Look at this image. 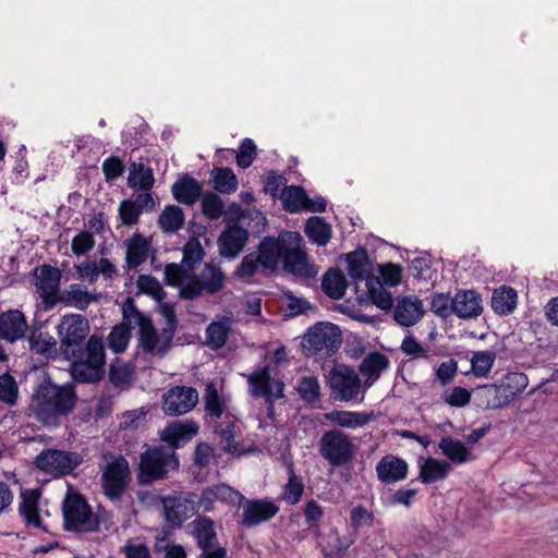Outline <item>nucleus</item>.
I'll list each match as a JSON object with an SVG mask.
<instances>
[{"mask_svg":"<svg viewBox=\"0 0 558 558\" xmlns=\"http://www.w3.org/2000/svg\"><path fill=\"white\" fill-rule=\"evenodd\" d=\"M165 280L167 284L178 287L182 298L193 300L203 293L215 294L222 290L226 276L213 264H206L199 276H189L180 265L171 263L165 268Z\"/></svg>","mask_w":558,"mask_h":558,"instance_id":"f257e3e1","label":"nucleus"},{"mask_svg":"<svg viewBox=\"0 0 558 558\" xmlns=\"http://www.w3.org/2000/svg\"><path fill=\"white\" fill-rule=\"evenodd\" d=\"M75 399V392L71 386L44 383L34 395L32 409L39 422L45 425H54L61 415L72 411Z\"/></svg>","mask_w":558,"mask_h":558,"instance_id":"f03ea898","label":"nucleus"},{"mask_svg":"<svg viewBox=\"0 0 558 558\" xmlns=\"http://www.w3.org/2000/svg\"><path fill=\"white\" fill-rule=\"evenodd\" d=\"M99 471L105 496L112 501L120 500L132 481L129 461L121 454L105 452Z\"/></svg>","mask_w":558,"mask_h":558,"instance_id":"7ed1b4c3","label":"nucleus"},{"mask_svg":"<svg viewBox=\"0 0 558 558\" xmlns=\"http://www.w3.org/2000/svg\"><path fill=\"white\" fill-rule=\"evenodd\" d=\"M105 363L106 354L102 338L92 335L87 340L84 357L71 364V376L77 383H97L104 376Z\"/></svg>","mask_w":558,"mask_h":558,"instance_id":"20e7f679","label":"nucleus"},{"mask_svg":"<svg viewBox=\"0 0 558 558\" xmlns=\"http://www.w3.org/2000/svg\"><path fill=\"white\" fill-rule=\"evenodd\" d=\"M179 459L172 448L153 447L140 457L138 481L148 484L162 480L170 471L177 470Z\"/></svg>","mask_w":558,"mask_h":558,"instance_id":"39448f33","label":"nucleus"},{"mask_svg":"<svg viewBox=\"0 0 558 558\" xmlns=\"http://www.w3.org/2000/svg\"><path fill=\"white\" fill-rule=\"evenodd\" d=\"M134 323L140 327V348L151 356H163L172 344L173 330L171 327H163L161 330L157 329L150 319L143 316L134 307H131Z\"/></svg>","mask_w":558,"mask_h":558,"instance_id":"423d86ee","label":"nucleus"},{"mask_svg":"<svg viewBox=\"0 0 558 558\" xmlns=\"http://www.w3.org/2000/svg\"><path fill=\"white\" fill-rule=\"evenodd\" d=\"M287 245L283 266L288 272L302 278H314L318 274V266L308 257L304 248L303 238L298 232L283 233Z\"/></svg>","mask_w":558,"mask_h":558,"instance_id":"0eeeda50","label":"nucleus"},{"mask_svg":"<svg viewBox=\"0 0 558 558\" xmlns=\"http://www.w3.org/2000/svg\"><path fill=\"white\" fill-rule=\"evenodd\" d=\"M57 329L62 352L68 356H75L89 335L90 325L81 314H66L61 317Z\"/></svg>","mask_w":558,"mask_h":558,"instance_id":"6e6552de","label":"nucleus"},{"mask_svg":"<svg viewBox=\"0 0 558 558\" xmlns=\"http://www.w3.org/2000/svg\"><path fill=\"white\" fill-rule=\"evenodd\" d=\"M64 526L75 532H93L98 527V520L82 495L69 493L62 505Z\"/></svg>","mask_w":558,"mask_h":558,"instance_id":"1a4fd4ad","label":"nucleus"},{"mask_svg":"<svg viewBox=\"0 0 558 558\" xmlns=\"http://www.w3.org/2000/svg\"><path fill=\"white\" fill-rule=\"evenodd\" d=\"M318 447L320 456L332 466L345 464L354 456V445L351 438L339 429L324 433Z\"/></svg>","mask_w":558,"mask_h":558,"instance_id":"9d476101","label":"nucleus"},{"mask_svg":"<svg viewBox=\"0 0 558 558\" xmlns=\"http://www.w3.org/2000/svg\"><path fill=\"white\" fill-rule=\"evenodd\" d=\"M326 377L336 400L348 402L363 392L359 375L347 365H335Z\"/></svg>","mask_w":558,"mask_h":558,"instance_id":"9b49d317","label":"nucleus"},{"mask_svg":"<svg viewBox=\"0 0 558 558\" xmlns=\"http://www.w3.org/2000/svg\"><path fill=\"white\" fill-rule=\"evenodd\" d=\"M82 462L81 453L58 449L43 450L35 459V464L39 470L53 476L70 474Z\"/></svg>","mask_w":558,"mask_h":558,"instance_id":"f8f14e48","label":"nucleus"},{"mask_svg":"<svg viewBox=\"0 0 558 558\" xmlns=\"http://www.w3.org/2000/svg\"><path fill=\"white\" fill-rule=\"evenodd\" d=\"M34 283L47 310L58 303L61 271L50 265H43L34 270Z\"/></svg>","mask_w":558,"mask_h":558,"instance_id":"ddd939ff","label":"nucleus"},{"mask_svg":"<svg viewBox=\"0 0 558 558\" xmlns=\"http://www.w3.org/2000/svg\"><path fill=\"white\" fill-rule=\"evenodd\" d=\"M166 521L180 525L198 509L199 499L194 494H174L161 498Z\"/></svg>","mask_w":558,"mask_h":558,"instance_id":"4468645a","label":"nucleus"},{"mask_svg":"<svg viewBox=\"0 0 558 558\" xmlns=\"http://www.w3.org/2000/svg\"><path fill=\"white\" fill-rule=\"evenodd\" d=\"M250 393L255 398H265L268 402H274L283 397L284 384L281 380L272 379L269 366L255 369L246 375Z\"/></svg>","mask_w":558,"mask_h":558,"instance_id":"2eb2a0df","label":"nucleus"},{"mask_svg":"<svg viewBox=\"0 0 558 558\" xmlns=\"http://www.w3.org/2000/svg\"><path fill=\"white\" fill-rule=\"evenodd\" d=\"M198 402L196 389L186 386H174L162 396V411L170 416H179L192 411Z\"/></svg>","mask_w":558,"mask_h":558,"instance_id":"dca6fc26","label":"nucleus"},{"mask_svg":"<svg viewBox=\"0 0 558 558\" xmlns=\"http://www.w3.org/2000/svg\"><path fill=\"white\" fill-rule=\"evenodd\" d=\"M305 347L313 351L327 352L338 349L341 344L339 328L331 323H318L312 327L304 337Z\"/></svg>","mask_w":558,"mask_h":558,"instance_id":"f3484780","label":"nucleus"},{"mask_svg":"<svg viewBox=\"0 0 558 558\" xmlns=\"http://www.w3.org/2000/svg\"><path fill=\"white\" fill-rule=\"evenodd\" d=\"M279 511L277 505L264 499L245 500L242 505L241 524L247 527L272 519Z\"/></svg>","mask_w":558,"mask_h":558,"instance_id":"a211bd4d","label":"nucleus"},{"mask_svg":"<svg viewBox=\"0 0 558 558\" xmlns=\"http://www.w3.org/2000/svg\"><path fill=\"white\" fill-rule=\"evenodd\" d=\"M424 314V303L415 295H407L398 299L393 307L395 320L403 327L417 324Z\"/></svg>","mask_w":558,"mask_h":558,"instance_id":"6ab92c4d","label":"nucleus"},{"mask_svg":"<svg viewBox=\"0 0 558 558\" xmlns=\"http://www.w3.org/2000/svg\"><path fill=\"white\" fill-rule=\"evenodd\" d=\"M77 278L88 283H95L99 276L105 280H111L117 275V267L108 258H100L98 262L85 259L75 265Z\"/></svg>","mask_w":558,"mask_h":558,"instance_id":"aec40b11","label":"nucleus"},{"mask_svg":"<svg viewBox=\"0 0 558 558\" xmlns=\"http://www.w3.org/2000/svg\"><path fill=\"white\" fill-rule=\"evenodd\" d=\"M99 293L90 292L81 283H72L60 292L58 303L78 311L86 310L92 303L99 301Z\"/></svg>","mask_w":558,"mask_h":558,"instance_id":"412c9836","label":"nucleus"},{"mask_svg":"<svg viewBox=\"0 0 558 558\" xmlns=\"http://www.w3.org/2000/svg\"><path fill=\"white\" fill-rule=\"evenodd\" d=\"M286 252L287 245L283 242V234H281L278 239H264L255 255L258 257V260H260L262 269L274 270L277 268L279 259H284Z\"/></svg>","mask_w":558,"mask_h":558,"instance_id":"4be33fe9","label":"nucleus"},{"mask_svg":"<svg viewBox=\"0 0 558 558\" xmlns=\"http://www.w3.org/2000/svg\"><path fill=\"white\" fill-rule=\"evenodd\" d=\"M243 500L244 496L241 493L228 485L219 484L203 490L199 497V506H202L205 511H211L216 501L235 505Z\"/></svg>","mask_w":558,"mask_h":558,"instance_id":"5701e85b","label":"nucleus"},{"mask_svg":"<svg viewBox=\"0 0 558 558\" xmlns=\"http://www.w3.org/2000/svg\"><path fill=\"white\" fill-rule=\"evenodd\" d=\"M27 322L19 310H10L0 314V338L9 342L22 339L27 331Z\"/></svg>","mask_w":558,"mask_h":558,"instance_id":"b1692460","label":"nucleus"},{"mask_svg":"<svg viewBox=\"0 0 558 558\" xmlns=\"http://www.w3.org/2000/svg\"><path fill=\"white\" fill-rule=\"evenodd\" d=\"M247 241V231L238 226H229L219 236V252L222 256L234 258L244 248Z\"/></svg>","mask_w":558,"mask_h":558,"instance_id":"393cba45","label":"nucleus"},{"mask_svg":"<svg viewBox=\"0 0 558 558\" xmlns=\"http://www.w3.org/2000/svg\"><path fill=\"white\" fill-rule=\"evenodd\" d=\"M125 247V262L131 269L137 268L154 254L150 241L141 233H135L128 239Z\"/></svg>","mask_w":558,"mask_h":558,"instance_id":"a878e982","label":"nucleus"},{"mask_svg":"<svg viewBox=\"0 0 558 558\" xmlns=\"http://www.w3.org/2000/svg\"><path fill=\"white\" fill-rule=\"evenodd\" d=\"M197 424L192 421H174L161 430L160 437L165 442L170 444V448L173 449L190 441L197 434Z\"/></svg>","mask_w":558,"mask_h":558,"instance_id":"bb28decb","label":"nucleus"},{"mask_svg":"<svg viewBox=\"0 0 558 558\" xmlns=\"http://www.w3.org/2000/svg\"><path fill=\"white\" fill-rule=\"evenodd\" d=\"M497 390L506 407L513 402L529 386V378L524 373L510 372L498 383H495Z\"/></svg>","mask_w":558,"mask_h":558,"instance_id":"cd10ccee","label":"nucleus"},{"mask_svg":"<svg viewBox=\"0 0 558 558\" xmlns=\"http://www.w3.org/2000/svg\"><path fill=\"white\" fill-rule=\"evenodd\" d=\"M376 472L383 483H396L407 477L408 463L401 458L387 454L377 463Z\"/></svg>","mask_w":558,"mask_h":558,"instance_id":"c85d7f7f","label":"nucleus"},{"mask_svg":"<svg viewBox=\"0 0 558 558\" xmlns=\"http://www.w3.org/2000/svg\"><path fill=\"white\" fill-rule=\"evenodd\" d=\"M453 313L460 318H474L482 314V300L474 291H460L452 298Z\"/></svg>","mask_w":558,"mask_h":558,"instance_id":"c756f323","label":"nucleus"},{"mask_svg":"<svg viewBox=\"0 0 558 558\" xmlns=\"http://www.w3.org/2000/svg\"><path fill=\"white\" fill-rule=\"evenodd\" d=\"M420 474L418 478L424 484H430L447 477L451 471V465L445 460L435 458H421L418 461Z\"/></svg>","mask_w":558,"mask_h":558,"instance_id":"7c9ffc66","label":"nucleus"},{"mask_svg":"<svg viewBox=\"0 0 558 558\" xmlns=\"http://www.w3.org/2000/svg\"><path fill=\"white\" fill-rule=\"evenodd\" d=\"M325 418L340 427L356 429L366 425L372 418V413L333 410L324 414Z\"/></svg>","mask_w":558,"mask_h":558,"instance_id":"2f4dec72","label":"nucleus"},{"mask_svg":"<svg viewBox=\"0 0 558 558\" xmlns=\"http://www.w3.org/2000/svg\"><path fill=\"white\" fill-rule=\"evenodd\" d=\"M388 366L389 360L386 355L378 352L366 355L359 368L362 376L366 378L364 386L371 387Z\"/></svg>","mask_w":558,"mask_h":558,"instance_id":"473e14b6","label":"nucleus"},{"mask_svg":"<svg viewBox=\"0 0 558 558\" xmlns=\"http://www.w3.org/2000/svg\"><path fill=\"white\" fill-rule=\"evenodd\" d=\"M123 314L124 319L129 320V323H122L114 326L107 337L108 347L114 353L124 352L131 339V328L129 325L132 323V320L134 322L132 312L130 311L129 315L128 310L124 308Z\"/></svg>","mask_w":558,"mask_h":558,"instance_id":"72a5a7b5","label":"nucleus"},{"mask_svg":"<svg viewBox=\"0 0 558 558\" xmlns=\"http://www.w3.org/2000/svg\"><path fill=\"white\" fill-rule=\"evenodd\" d=\"M201 193L202 185L190 177H183L172 185L173 197L185 205H193L199 198Z\"/></svg>","mask_w":558,"mask_h":558,"instance_id":"f704fd0d","label":"nucleus"},{"mask_svg":"<svg viewBox=\"0 0 558 558\" xmlns=\"http://www.w3.org/2000/svg\"><path fill=\"white\" fill-rule=\"evenodd\" d=\"M438 447L441 453L454 464H462L473 459L471 450L458 439L442 437Z\"/></svg>","mask_w":558,"mask_h":558,"instance_id":"c9c22d12","label":"nucleus"},{"mask_svg":"<svg viewBox=\"0 0 558 558\" xmlns=\"http://www.w3.org/2000/svg\"><path fill=\"white\" fill-rule=\"evenodd\" d=\"M348 274L354 281L373 278L371 274V264L367 253L364 250L354 251L347 255Z\"/></svg>","mask_w":558,"mask_h":558,"instance_id":"e433bc0d","label":"nucleus"},{"mask_svg":"<svg viewBox=\"0 0 558 558\" xmlns=\"http://www.w3.org/2000/svg\"><path fill=\"white\" fill-rule=\"evenodd\" d=\"M109 380L116 387L128 388L134 380L133 363L116 357L110 363Z\"/></svg>","mask_w":558,"mask_h":558,"instance_id":"4c0bfd02","label":"nucleus"},{"mask_svg":"<svg viewBox=\"0 0 558 558\" xmlns=\"http://www.w3.org/2000/svg\"><path fill=\"white\" fill-rule=\"evenodd\" d=\"M518 303V294L513 288L500 287L493 292L492 307L499 315H509Z\"/></svg>","mask_w":558,"mask_h":558,"instance_id":"58836bf2","label":"nucleus"},{"mask_svg":"<svg viewBox=\"0 0 558 558\" xmlns=\"http://www.w3.org/2000/svg\"><path fill=\"white\" fill-rule=\"evenodd\" d=\"M347 279L343 272L339 269H329L323 277V291L331 299H341L347 291Z\"/></svg>","mask_w":558,"mask_h":558,"instance_id":"ea45409f","label":"nucleus"},{"mask_svg":"<svg viewBox=\"0 0 558 558\" xmlns=\"http://www.w3.org/2000/svg\"><path fill=\"white\" fill-rule=\"evenodd\" d=\"M308 239L318 246H325L331 239V227L320 217H311L305 225Z\"/></svg>","mask_w":558,"mask_h":558,"instance_id":"a19ab883","label":"nucleus"},{"mask_svg":"<svg viewBox=\"0 0 558 558\" xmlns=\"http://www.w3.org/2000/svg\"><path fill=\"white\" fill-rule=\"evenodd\" d=\"M475 400L477 405L483 409L498 410L506 408L495 384L476 387Z\"/></svg>","mask_w":558,"mask_h":558,"instance_id":"79ce46f5","label":"nucleus"},{"mask_svg":"<svg viewBox=\"0 0 558 558\" xmlns=\"http://www.w3.org/2000/svg\"><path fill=\"white\" fill-rule=\"evenodd\" d=\"M155 182L153 170L144 163H133L130 168L128 183L132 189L149 191Z\"/></svg>","mask_w":558,"mask_h":558,"instance_id":"37998d69","label":"nucleus"},{"mask_svg":"<svg viewBox=\"0 0 558 558\" xmlns=\"http://www.w3.org/2000/svg\"><path fill=\"white\" fill-rule=\"evenodd\" d=\"M205 411L211 417L219 418L227 410V400L218 393V389L214 383L206 385L204 393Z\"/></svg>","mask_w":558,"mask_h":558,"instance_id":"c03bdc74","label":"nucleus"},{"mask_svg":"<svg viewBox=\"0 0 558 558\" xmlns=\"http://www.w3.org/2000/svg\"><path fill=\"white\" fill-rule=\"evenodd\" d=\"M214 189L222 194L236 191L239 182L234 172L229 168H215L211 172Z\"/></svg>","mask_w":558,"mask_h":558,"instance_id":"a18cd8bd","label":"nucleus"},{"mask_svg":"<svg viewBox=\"0 0 558 558\" xmlns=\"http://www.w3.org/2000/svg\"><path fill=\"white\" fill-rule=\"evenodd\" d=\"M37 499L38 496L34 490L23 493L19 511L28 525L41 527V520L37 508Z\"/></svg>","mask_w":558,"mask_h":558,"instance_id":"49530a36","label":"nucleus"},{"mask_svg":"<svg viewBox=\"0 0 558 558\" xmlns=\"http://www.w3.org/2000/svg\"><path fill=\"white\" fill-rule=\"evenodd\" d=\"M372 302L381 310H390L393 305L392 296L377 277L368 278L365 282Z\"/></svg>","mask_w":558,"mask_h":558,"instance_id":"de8ad7c7","label":"nucleus"},{"mask_svg":"<svg viewBox=\"0 0 558 558\" xmlns=\"http://www.w3.org/2000/svg\"><path fill=\"white\" fill-rule=\"evenodd\" d=\"M284 208L290 213H298L305 208L308 196L305 191L300 186H286L280 195Z\"/></svg>","mask_w":558,"mask_h":558,"instance_id":"09e8293b","label":"nucleus"},{"mask_svg":"<svg viewBox=\"0 0 558 558\" xmlns=\"http://www.w3.org/2000/svg\"><path fill=\"white\" fill-rule=\"evenodd\" d=\"M184 223V215L179 206H167L158 219L160 229L166 233H173L182 228Z\"/></svg>","mask_w":558,"mask_h":558,"instance_id":"8fccbe9b","label":"nucleus"},{"mask_svg":"<svg viewBox=\"0 0 558 558\" xmlns=\"http://www.w3.org/2000/svg\"><path fill=\"white\" fill-rule=\"evenodd\" d=\"M231 327L229 320L213 322L206 329L207 344L211 349L222 348L230 333Z\"/></svg>","mask_w":558,"mask_h":558,"instance_id":"3c124183","label":"nucleus"},{"mask_svg":"<svg viewBox=\"0 0 558 558\" xmlns=\"http://www.w3.org/2000/svg\"><path fill=\"white\" fill-rule=\"evenodd\" d=\"M352 544V538L341 537L338 531L332 530L327 535L323 551L327 558H341Z\"/></svg>","mask_w":558,"mask_h":558,"instance_id":"603ef678","label":"nucleus"},{"mask_svg":"<svg viewBox=\"0 0 558 558\" xmlns=\"http://www.w3.org/2000/svg\"><path fill=\"white\" fill-rule=\"evenodd\" d=\"M496 361V353L493 351L473 352L471 362V371L475 377H486L492 371Z\"/></svg>","mask_w":558,"mask_h":558,"instance_id":"864d4df0","label":"nucleus"},{"mask_svg":"<svg viewBox=\"0 0 558 558\" xmlns=\"http://www.w3.org/2000/svg\"><path fill=\"white\" fill-rule=\"evenodd\" d=\"M192 526L198 546L202 549H207L208 546L214 545L213 541L216 538V533L213 520L209 518H198L192 522Z\"/></svg>","mask_w":558,"mask_h":558,"instance_id":"5fc2aeb1","label":"nucleus"},{"mask_svg":"<svg viewBox=\"0 0 558 558\" xmlns=\"http://www.w3.org/2000/svg\"><path fill=\"white\" fill-rule=\"evenodd\" d=\"M226 425H220L216 433L220 438L221 448L229 453H235L238 451V442L235 440V424L233 418L229 415L226 416Z\"/></svg>","mask_w":558,"mask_h":558,"instance_id":"6e6d98bb","label":"nucleus"},{"mask_svg":"<svg viewBox=\"0 0 558 558\" xmlns=\"http://www.w3.org/2000/svg\"><path fill=\"white\" fill-rule=\"evenodd\" d=\"M136 287L141 293L147 294L158 302L166 295L160 282L150 275H141L136 280Z\"/></svg>","mask_w":558,"mask_h":558,"instance_id":"4d7b16f0","label":"nucleus"},{"mask_svg":"<svg viewBox=\"0 0 558 558\" xmlns=\"http://www.w3.org/2000/svg\"><path fill=\"white\" fill-rule=\"evenodd\" d=\"M472 398V391L466 388L456 386L442 392L441 399L445 403L453 408L466 407Z\"/></svg>","mask_w":558,"mask_h":558,"instance_id":"13d9d810","label":"nucleus"},{"mask_svg":"<svg viewBox=\"0 0 558 558\" xmlns=\"http://www.w3.org/2000/svg\"><path fill=\"white\" fill-rule=\"evenodd\" d=\"M19 398V386L10 374L0 375V401L14 405Z\"/></svg>","mask_w":558,"mask_h":558,"instance_id":"bf43d9fd","label":"nucleus"},{"mask_svg":"<svg viewBox=\"0 0 558 558\" xmlns=\"http://www.w3.org/2000/svg\"><path fill=\"white\" fill-rule=\"evenodd\" d=\"M298 391L305 402H315L320 396V385L315 376H304L298 384Z\"/></svg>","mask_w":558,"mask_h":558,"instance_id":"052dcab7","label":"nucleus"},{"mask_svg":"<svg viewBox=\"0 0 558 558\" xmlns=\"http://www.w3.org/2000/svg\"><path fill=\"white\" fill-rule=\"evenodd\" d=\"M303 492V481L294 474L292 469H290L289 481L283 487V499L290 505H295L301 500Z\"/></svg>","mask_w":558,"mask_h":558,"instance_id":"680f3d73","label":"nucleus"},{"mask_svg":"<svg viewBox=\"0 0 558 558\" xmlns=\"http://www.w3.org/2000/svg\"><path fill=\"white\" fill-rule=\"evenodd\" d=\"M203 213L209 219H218L223 214L225 205L222 199L215 193H207L202 199Z\"/></svg>","mask_w":558,"mask_h":558,"instance_id":"e2e57ef3","label":"nucleus"},{"mask_svg":"<svg viewBox=\"0 0 558 558\" xmlns=\"http://www.w3.org/2000/svg\"><path fill=\"white\" fill-rule=\"evenodd\" d=\"M204 258V250L196 239L189 240L183 248V263L191 269Z\"/></svg>","mask_w":558,"mask_h":558,"instance_id":"0e129e2a","label":"nucleus"},{"mask_svg":"<svg viewBox=\"0 0 558 558\" xmlns=\"http://www.w3.org/2000/svg\"><path fill=\"white\" fill-rule=\"evenodd\" d=\"M146 422V412L143 409H135L123 413L120 417L119 428L134 430L142 427Z\"/></svg>","mask_w":558,"mask_h":558,"instance_id":"69168bd1","label":"nucleus"},{"mask_svg":"<svg viewBox=\"0 0 558 558\" xmlns=\"http://www.w3.org/2000/svg\"><path fill=\"white\" fill-rule=\"evenodd\" d=\"M259 269H262L260 260H258L255 253H250L243 257L234 274L240 279L248 280L257 274Z\"/></svg>","mask_w":558,"mask_h":558,"instance_id":"338daca9","label":"nucleus"},{"mask_svg":"<svg viewBox=\"0 0 558 558\" xmlns=\"http://www.w3.org/2000/svg\"><path fill=\"white\" fill-rule=\"evenodd\" d=\"M374 514L363 506L352 508L350 512V522L353 530L369 527L374 524Z\"/></svg>","mask_w":558,"mask_h":558,"instance_id":"774afa93","label":"nucleus"}]
</instances>
